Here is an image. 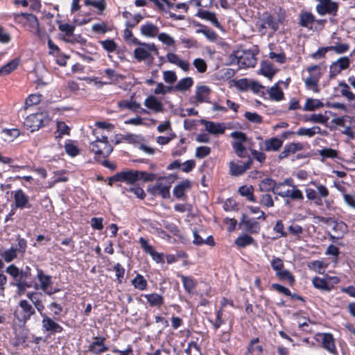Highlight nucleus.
<instances>
[{"label": "nucleus", "mask_w": 355, "mask_h": 355, "mask_svg": "<svg viewBox=\"0 0 355 355\" xmlns=\"http://www.w3.org/2000/svg\"><path fill=\"white\" fill-rule=\"evenodd\" d=\"M245 117L251 123H261L262 122V117L257 112H246Z\"/></svg>", "instance_id": "58"}, {"label": "nucleus", "mask_w": 355, "mask_h": 355, "mask_svg": "<svg viewBox=\"0 0 355 355\" xmlns=\"http://www.w3.org/2000/svg\"><path fill=\"white\" fill-rule=\"evenodd\" d=\"M315 21V16L309 12H302L299 15V24L302 27L311 28V24Z\"/></svg>", "instance_id": "22"}, {"label": "nucleus", "mask_w": 355, "mask_h": 355, "mask_svg": "<svg viewBox=\"0 0 355 355\" xmlns=\"http://www.w3.org/2000/svg\"><path fill=\"white\" fill-rule=\"evenodd\" d=\"M259 189L263 192L272 191L276 195L278 190L277 183L272 178H266L259 183Z\"/></svg>", "instance_id": "18"}, {"label": "nucleus", "mask_w": 355, "mask_h": 355, "mask_svg": "<svg viewBox=\"0 0 355 355\" xmlns=\"http://www.w3.org/2000/svg\"><path fill=\"white\" fill-rule=\"evenodd\" d=\"M269 95L271 99L277 101L282 100L284 97L282 90L277 85L273 86L270 88Z\"/></svg>", "instance_id": "49"}, {"label": "nucleus", "mask_w": 355, "mask_h": 355, "mask_svg": "<svg viewBox=\"0 0 355 355\" xmlns=\"http://www.w3.org/2000/svg\"><path fill=\"white\" fill-rule=\"evenodd\" d=\"M144 297L151 306H160L164 304V298L157 293L146 294Z\"/></svg>", "instance_id": "27"}, {"label": "nucleus", "mask_w": 355, "mask_h": 355, "mask_svg": "<svg viewBox=\"0 0 355 355\" xmlns=\"http://www.w3.org/2000/svg\"><path fill=\"white\" fill-rule=\"evenodd\" d=\"M137 171L128 169L116 173L111 177V180L125 182L128 184H132L138 180Z\"/></svg>", "instance_id": "5"}, {"label": "nucleus", "mask_w": 355, "mask_h": 355, "mask_svg": "<svg viewBox=\"0 0 355 355\" xmlns=\"http://www.w3.org/2000/svg\"><path fill=\"white\" fill-rule=\"evenodd\" d=\"M259 203L266 207H272L274 206L272 198L268 193H264L260 196Z\"/></svg>", "instance_id": "54"}, {"label": "nucleus", "mask_w": 355, "mask_h": 355, "mask_svg": "<svg viewBox=\"0 0 355 355\" xmlns=\"http://www.w3.org/2000/svg\"><path fill=\"white\" fill-rule=\"evenodd\" d=\"M193 84V80L192 78H184L177 83V85L175 86V89L180 92H184L191 87Z\"/></svg>", "instance_id": "35"}, {"label": "nucleus", "mask_w": 355, "mask_h": 355, "mask_svg": "<svg viewBox=\"0 0 355 355\" xmlns=\"http://www.w3.org/2000/svg\"><path fill=\"white\" fill-rule=\"evenodd\" d=\"M42 99V95L40 94H31L28 96L25 101V107L28 108L32 105H37L40 103Z\"/></svg>", "instance_id": "52"}, {"label": "nucleus", "mask_w": 355, "mask_h": 355, "mask_svg": "<svg viewBox=\"0 0 355 355\" xmlns=\"http://www.w3.org/2000/svg\"><path fill=\"white\" fill-rule=\"evenodd\" d=\"M303 119L306 122L309 121L322 124L327 123L328 121V118L322 114H313L311 116H305Z\"/></svg>", "instance_id": "41"}, {"label": "nucleus", "mask_w": 355, "mask_h": 355, "mask_svg": "<svg viewBox=\"0 0 355 355\" xmlns=\"http://www.w3.org/2000/svg\"><path fill=\"white\" fill-rule=\"evenodd\" d=\"M13 285L17 288L18 292L19 293H23L27 288L32 287V284L27 281L17 280L16 282L13 284Z\"/></svg>", "instance_id": "59"}, {"label": "nucleus", "mask_w": 355, "mask_h": 355, "mask_svg": "<svg viewBox=\"0 0 355 355\" xmlns=\"http://www.w3.org/2000/svg\"><path fill=\"white\" fill-rule=\"evenodd\" d=\"M118 107L120 109H128L133 112H136L140 108V104L136 101L123 100L118 102Z\"/></svg>", "instance_id": "38"}, {"label": "nucleus", "mask_w": 355, "mask_h": 355, "mask_svg": "<svg viewBox=\"0 0 355 355\" xmlns=\"http://www.w3.org/2000/svg\"><path fill=\"white\" fill-rule=\"evenodd\" d=\"M341 71L349 68L350 64V59L349 57L344 56L338 58L334 62Z\"/></svg>", "instance_id": "57"}, {"label": "nucleus", "mask_w": 355, "mask_h": 355, "mask_svg": "<svg viewBox=\"0 0 355 355\" xmlns=\"http://www.w3.org/2000/svg\"><path fill=\"white\" fill-rule=\"evenodd\" d=\"M19 61L17 60H12L10 61L0 69V74L6 75L10 73L17 67Z\"/></svg>", "instance_id": "47"}, {"label": "nucleus", "mask_w": 355, "mask_h": 355, "mask_svg": "<svg viewBox=\"0 0 355 355\" xmlns=\"http://www.w3.org/2000/svg\"><path fill=\"white\" fill-rule=\"evenodd\" d=\"M104 337L96 336L88 347V351L95 354H98L108 350V347L105 346Z\"/></svg>", "instance_id": "13"}, {"label": "nucleus", "mask_w": 355, "mask_h": 355, "mask_svg": "<svg viewBox=\"0 0 355 355\" xmlns=\"http://www.w3.org/2000/svg\"><path fill=\"white\" fill-rule=\"evenodd\" d=\"M279 28V21L270 14L266 13L259 21L258 25L259 31L262 34H265L268 28L275 32Z\"/></svg>", "instance_id": "6"}, {"label": "nucleus", "mask_w": 355, "mask_h": 355, "mask_svg": "<svg viewBox=\"0 0 355 355\" xmlns=\"http://www.w3.org/2000/svg\"><path fill=\"white\" fill-rule=\"evenodd\" d=\"M312 283L315 288L325 291H330L331 290V287L328 284L327 281L323 278L315 277L312 279Z\"/></svg>", "instance_id": "34"}, {"label": "nucleus", "mask_w": 355, "mask_h": 355, "mask_svg": "<svg viewBox=\"0 0 355 355\" xmlns=\"http://www.w3.org/2000/svg\"><path fill=\"white\" fill-rule=\"evenodd\" d=\"M311 184H313L315 187L317 189V194L318 193V197L320 198L321 199L323 198L324 199V202L327 205V207H329L331 203L329 200H327L326 198L329 196V190L327 188L326 186L322 184H320V183H317L315 182H311Z\"/></svg>", "instance_id": "29"}, {"label": "nucleus", "mask_w": 355, "mask_h": 355, "mask_svg": "<svg viewBox=\"0 0 355 355\" xmlns=\"http://www.w3.org/2000/svg\"><path fill=\"white\" fill-rule=\"evenodd\" d=\"M164 81L169 84H173L177 80V76L173 71H165L163 73Z\"/></svg>", "instance_id": "62"}, {"label": "nucleus", "mask_w": 355, "mask_h": 355, "mask_svg": "<svg viewBox=\"0 0 355 355\" xmlns=\"http://www.w3.org/2000/svg\"><path fill=\"white\" fill-rule=\"evenodd\" d=\"M1 257L3 259V260L7 262H11L15 259L17 258V250H15L13 247H11L10 249H8L1 253Z\"/></svg>", "instance_id": "48"}, {"label": "nucleus", "mask_w": 355, "mask_h": 355, "mask_svg": "<svg viewBox=\"0 0 355 355\" xmlns=\"http://www.w3.org/2000/svg\"><path fill=\"white\" fill-rule=\"evenodd\" d=\"M140 32L145 37H154L158 35L159 28L150 22H147L141 26Z\"/></svg>", "instance_id": "19"}, {"label": "nucleus", "mask_w": 355, "mask_h": 355, "mask_svg": "<svg viewBox=\"0 0 355 355\" xmlns=\"http://www.w3.org/2000/svg\"><path fill=\"white\" fill-rule=\"evenodd\" d=\"M232 147L238 157L241 158L249 157L245 147L241 142H233Z\"/></svg>", "instance_id": "50"}, {"label": "nucleus", "mask_w": 355, "mask_h": 355, "mask_svg": "<svg viewBox=\"0 0 355 355\" xmlns=\"http://www.w3.org/2000/svg\"><path fill=\"white\" fill-rule=\"evenodd\" d=\"M210 89L207 86H200L196 88V97L199 103L207 101Z\"/></svg>", "instance_id": "31"}, {"label": "nucleus", "mask_w": 355, "mask_h": 355, "mask_svg": "<svg viewBox=\"0 0 355 355\" xmlns=\"http://www.w3.org/2000/svg\"><path fill=\"white\" fill-rule=\"evenodd\" d=\"M240 225H243L244 230L250 233H258L260 230L259 223L254 218H248L245 214L242 215Z\"/></svg>", "instance_id": "12"}, {"label": "nucleus", "mask_w": 355, "mask_h": 355, "mask_svg": "<svg viewBox=\"0 0 355 355\" xmlns=\"http://www.w3.org/2000/svg\"><path fill=\"white\" fill-rule=\"evenodd\" d=\"M197 15L201 19L209 21L216 27H220V24L218 21L215 13L207 10H201L198 12Z\"/></svg>", "instance_id": "28"}, {"label": "nucleus", "mask_w": 355, "mask_h": 355, "mask_svg": "<svg viewBox=\"0 0 355 355\" xmlns=\"http://www.w3.org/2000/svg\"><path fill=\"white\" fill-rule=\"evenodd\" d=\"M254 189L252 186H242L239 189V193L242 196L247 198L249 201L255 202V198L253 196Z\"/></svg>", "instance_id": "40"}, {"label": "nucleus", "mask_w": 355, "mask_h": 355, "mask_svg": "<svg viewBox=\"0 0 355 355\" xmlns=\"http://www.w3.org/2000/svg\"><path fill=\"white\" fill-rule=\"evenodd\" d=\"M193 64L199 73H205L207 71V63L202 58H196L193 60Z\"/></svg>", "instance_id": "56"}, {"label": "nucleus", "mask_w": 355, "mask_h": 355, "mask_svg": "<svg viewBox=\"0 0 355 355\" xmlns=\"http://www.w3.org/2000/svg\"><path fill=\"white\" fill-rule=\"evenodd\" d=\"M305 193L308 200L314 201L315 204L317 205H322V200L318 197L315 189L311 188H306Z\"/></svg>", "instance_id": "46"}, {"label": "nucleus", "mask_w": 355, "mask_h": 355, "mask_svg": "<svg viewBox=\"0 0 355 355\" xmlns=\"http://www.w3.org/2000/svg\"><path fill=\"white\" fill-rule=\"evenodd\" d=\"M200 122L205 125L206 130L211 134L217 135L225 132V125L223 123H215L205 119H202Z\"/></svg>", "instance_id": "14"}, {"label": "nucleus", "mask_w": 355, "mask_h": 355, "mask_svg": "<svg viewBox=\"0 0 355 355\" xmlns=\"http://www.w3.org/2000/svg\"><path fill=\"white\" fill-rule=\"evenodd\" d=\"M138 180H142L144 182H151L155 178V175L151 173H147L145 171H137Z\"/></svg>", "instance_id": "61"}, {"label": "nucleus", "mask_w": 355, "mask_h": 355, "mask_svg": "<svg viewBox=\"0 0 355 355\" xmlns=\"http://www.w3.org/2000/svg\"><path fill=\"white\" fill-rule=\"evenodd\" d=\"M283 141L277 137H272L264 141L263 150L266 151H277L282 146Z\"/></svg>", "instance_id": "21"}, {"label": "nucleus", "mask_w": 355, "mask_h": 355, "mask_svg": "<svg viewBox=\"0 0 355 355\" xmlns=\"http://www.w3.org/2000/svg\"><path fill=\"white\" fill-rule=\"evenodd\" d=\"M259 341L258 338L252 339L248 345L247 354L252 355H261L263 352L262 346L257 345Z\"/></svg>", "instance_id": "33"}, {"label": "nucleus", "mask_w": 355, "mask_h": 355, "mask_svg": "<svg viewBox=\"0 0 355 355\" xmlns=\"http://www.w3.org/2000/svg\"><path fill=\"white\" fill-rule=\"evenodd\" d=\"M271 266L276 272H278L283 269L284 262L280 258L274 257L271 261Z\"/></svg>", "instance_id": "64"}, {"label": "nucleus", "mask_w": 355, "mask_h": 355, "mask_svg": "<svg viewBox=\"0 0 355 355\" xmlns=\"http://www.w3.org/2000/svg\"><path fill=\"white\" fill-rule=\"evenodd\" d=\"M340 87V94L343 97L345 98L349 101H355V94L351 91L350 87L344 81H340L338 83Z\"/></svg>", "instance_id": "24"}, {"label": "nucleus", "mask_w": 355, "mask_h": 355, "mask_svg": "<svg viewBox=\"0 0 355 355\" xmlns=\"http://www.w3.org/2000/svg\"><path fill=\"white\" fill-rule=\"evenodd\" d=\"M260 71L262 75L271 79L276 73V69L274 68L272 64L268 61H263L261 62Z\"/></svg>", "instance_id": "30"}, {"label": "nucleus", "mask_w": 355, "mask_h": 355, "mask_svg": "<svg viewBox=\"0 0 355 355\" xmlns=\"http://www.w3.org/2000/svg\"><path fill=\"white\" fill-rule=\"evenodd\" d=\"M276 195L279 196L282 198H290L293 200L302 201L304 199V196L300 189L296 186H293L291 189H287L286 191L277 190Z\"/></svg>", "instance_id": "11"}, {"label": "nucleus", "mask_w": 355, "mask_h": 355, "mask_svg": "<svg viewBox=\"0 0 355 355\" xmlns=\"http://www.w3.org/2000/svg\"><path fill=\"white\" fill-rule=\"evenodd\" d=\"M191 182L188 180H183L180 184L175 185L173 189V194L178 198H181L184 195L186 190L190 189Z\"/></svg>", "instance_id": "25"}, {"label": "nucleus", "mask_w": 355, "mask_h": 355, "mask_svg": "<svg viewBox=\"0 0 355 355\" xmlns=\"http://www.w3.org/2000/svg\"><path fill=\"white\" fill-rule=\"evenodd\" d=\"M321 76L322 72H318L315 74H310V76L305 80L306 86L309 88L317 87Z\"/></svg>", "instance_id": "43"}, {"label": "nucleus", "mask_w": 355, "mask_h": 355, "mask_svg": "<svg viewBox=\"0 0 355 355\" xmlns=\"http://www.w3.org/2000/svg\"><path fill=\"white\" fill-rule=\"evenodd\" d=\"M131 284L135 288L139 291L146 290L148 285L145 278L139 274H137L136 277L131 280Z\"/></svg>", "instance_id": "36"}, {"label": "nucleus", "mask_w": 355, "mask_h": 355, "mask_svg": "<svg viewBox=\"0 0 355 355\" xmlns=\"http://www.w3.org/2000/svg\"><path fill=\"white\" fill-rule=\"evenodd\" d=\"M103 48L107 52L112 53L114 52L117 47L116 44L113 40H105L100 42Z\"/></svg>", "instance_id": "53"}, {"label": "nucleus", "mask_w": 355, "mask_h": 355, "mask_svg": "<svg viewBox=\"0 0 355 355\" xmlns=\"http://www.w3.org/2000/svg\"><path fill=\"white\" fill-rule=\"evenodd\" d=\"M329 49L334 51L336 54H343L349 51V45L347 43H336L333 46H329Z\"/></svg>", "instance_id": "45"}, {"label": "nucleus", "mask_w": 355, "mask_h": 355, "mask_svg": "<svg viewBox=\"0 0 355 355\" xmlns=\"http://www.w3.org/2000/svg\"><path fill=\"white\" fill-rule=\"evenodd\" d=\"M42 328L46 331H53V332H62L63 328L54 320H53L51 318L46 316L45 314H42Z\"/></svg>", "instance_id": "15"}, {"label": "nucleus", "mask_w": 355, "mask_h": 355, "mask_svg": "<svg viewBox=\"0 0 355 355\" xmlns=\"http://www.w3.org/2000/svg\"><path fill=\"white\" fill-rule=\"evenodd\" d=\"M180 277L184 289L188 293L191 294L197 284L196 282L191 277H186L182 275Z\"/></svg>", "instance_id": "37"}, {"label": "nucleus", "mask_w": 355, "mask_h": 355, "mask_svg": "<svg viewBox=\"0 0 355 355\" xmlns=\"http://www.w3.org/2000/svg\"><path fill=\"white\" fill-rule=\"evenodd\" d=\"M150 52H154L157 55L159 54L158 49L153 43H144L134 50L133 55L137 61L141 62L151 58Z\"/></svg>", "instance_id": "3"}, {"label": "nucleus", "mask_w": 355, "mask_h": 355, "mask_svg": "<svg viewBox=\"0 0 355 355\" xmlns=\"http://www.w3.org/2000/svg\"><path fill=\"white\" fill-rule=\"evenodd\" d=\"M157 37L159 41L168 46L173 45L175 43L173 38L165 33L157 35Z\"/></svg>", "instance_id": "63"}, {"label": "nucleus", "mask_w": 355, "mask_h": 355, "mask_svg": "<svg viewBox=\"0 0 355 355\" xmlns=\"http://www.w3.org/2000/svg\"><path fill=\"white\" fill-rule=\"evenodd\" d=\"M13 198L15 208L24 209L31 207L28 196L21 189L14 191Z\"/></svg>", "instance_id": "9"}, {"label": "nucleus", "mask_w": 355, "mask_h": 355, "mask_svg": "<svg viewBox=\"0 0 355 355\" xmlns=\"http://www.w3.org/2000/svg\"><path fill=\"white\" fill-rule=\"evenodd\" d=\"M21 16H26L27 19L30 21L31 24V26L35 30V33L38 34L40 32V28H39V22L37 20V18L35 15L32 14H26V13H21Z\"/></svg>", "instance_id": "55"}, {"label": "nucleus", "mask_w": 355, "mask_h": 355, "mask_svg": "<svg viewBox=\"0 0 355 355\" xmlns=\"http://www.w3.org/2000/svg\"><path fill=\"white\" fill-rule=\"evenodd\" d=\"M44 116L42 113L28 115L24 121V127L31 132L38 130L42 125Z\"/></svg>", "instance_id": "7"}, {"label": "nucleus", "mask_w": 355, "mask_h": 355, "mask_svg": "<svg viewBox=\"0 0 355 355\" xmlns=\"http://www.w3.org/2000/svg\"><path fill=\"white\" fill-rule=\"evenodd\" d=\"M254 242V239L248 234H243L241 236H239L235 240V243L239 248H245L247 245L252 244Z\"/></svg>", "instance_id": "44"}, {"label": "nucleus", "mask_w": 355, "mask_h": 355, "mask_svg": "<svg viewBox=\"0 0 355 355\" xmlns=\"http://www.w3.org/2000/svg\"><path fill=\"white\" fill-rule=\"evenodd\" d=\"M296 134L298 136H306L309 137H312L316 134L325 135L327 134V131H322L319 126H313L310 128H300L296 132Z\"/></svg>", "instance_id": "20"}, {"label": "nucleus", "mask_w": 355, "mask_h": 355, "mask_svg": "<svg viewBox=\"0 0 355 355\" xmlns=\"http://www.w3.org/2000/svg\"><path fill=\"white\" fill-rule=\"evenodd\" d=\"M321 337L322 347L329 353L336 354L337 352L335 346V340L333 336L331 334H323L321 335Z\"/></svg>", "instance_id": "17"}, {"label": "nucleus", "mask_w": 355, "mask_h": 355, "mask_svg": "<svg viewBox=\"0 0 355 355\" xmlns=\"http://www.w3.org/2000/svg\"><path fill=\"white\" fill-rule=\"evenodd\" d=\"M315 6L317 13L320 16L329 15L336 16L338 11V3L333 0H316Z\"/></svg>", "instance_id": "2"}, {"label": "nucleus", "mask_w": 355, "mask_h": 355, "mask_svg": "<svg viewBox=\"0 0 355 355\" xmlns=\"http://www.w3.org/2000/svg\"><path fill=\"white\" fill-rule=\"evenodd\" d=\"M302 149L303 145L302 144L291 143L284 146V150L279 153L278 157L279 159L287 158L297 151L302 150Z\"/></svg>", "instance_id": "16"}, {"label": "nucleus", "mask_w": 355, "mask_h": 355, "mask_svg": "<svg viewBox=\"0 0 355 355\" xmlns=\"http://www.w3.org/2000/svg\"><path fill=\"white\" fill-rule=\"evenodd\" d=\"M276 275L281 280H287L291 285L293 284L295 282V277L288 270H282L276 272Z\"/></svg>", "instance_id": "51"}, {"label": "nucleus", "mask_w": 355, "mask_h": 355, "mask_svg": "<svg viewBox=\"0 0 355 355\" xmlns=\"http://www.w3.org/2000/svg\"><path fill=\"white\" fill-rule=\"evenodd\" d=\"M235 58L240 68L254 67L257 64L255 55L250 51H237Z\"/></svg>", "instance_id": "4"}, {"label": "nucleus", "mask_w": 355, "mask_h": 355, "mask_svg": "<svg viewBox=\"0 0 355 355\" xmlns=\"http://www.w3.org/2000/svg\"><path fill=\"white\" fill-rule=\"evenodd\" d=\"M19 306L22 309L24 315V320H29L31 316L35 314V309L31 306V304L26 300H22L19 302Z\"/></svg>", "instance_id": "32"}, {"label": "nucleus", "mask_w": 355, "mask_h": 355, "mask_svg": "<svg viewBox=\"0 0 355 355\" xmlns=\"http://www.w3.org/2000/svg\"><path fill=\"white\" fill-rule=\"evenodd\" d=\"M37 277L40 284V288L42 291H46L49 288V286L51 284V276L45 275L43 270L38 269Z\"/></svg>", "instance_id": "26"}, {"label": "nucleus", "mask_w": 355, "mask_h": 355, "mask_svg": "<svg viewBox=\"0 0 355 355\" xmlns=\"http://www.w3.org/2000/svg\"><path fill=\"white\" fill-rule=\"evenodd\" d=\"M164 182H166V178H160L153 187V191L155 194L160 195L163 198H168L170 197L171 185L166 184Z\"/></svg>", "instance_id": "10"}, {"label": "nucleus", "mask_w": 355, "mask_h": 355, "mask_svg": "<svg viewBox=\"0 0 355 355\" xmlns=\"http://www.w3.org/2000/svg\"><path fill=\"white\" fill-rule=\"evenodd\" d=\"M90 150L98 156L107 157L112 152L113 147L108 143L105 135L96 136L95 141L90 143Z\"/></svg>", "instance_id": "1"}, {"label": "nucleus", "mask_w": 355, "mask_h": 355, "mask_svg": "<svg viewBox=\"0 0 355 355\" xmlns=\"http://www.w3.org/2000/svg\"><path fill=\"white\" fill-rule=\"evenodd\" d=\"M211 153V148L208 146H200L196 150V157L200 159L208 156Z\"/></svg>", "instance_id": "60"}, {"label": "nucleus", "mask_w": 355, "mask_h": 355, "mask_svg": "<svg viewBox=\"0 0 355 355\" xmlns=\"http://www.w3.org/2000/svg\"><path fill=\"white\" fill-rule=\"evenodd\" d=\"M334 231L337 234L338 238H343L347 232V226L344 222L334 221Z\"/></svg>", "instance_id": "42"}, {"label": "nucleus", "mask_w": 355, "mask_h": 355, "mask_svg": "<svg viewBox=\"0 0 355 355\" xmlns=\"http://www.w3.org/2000/svg\"><path fill=\"white\" fill-rule=\"evenodd\" d=\"M324 104L318 99L308 98L304 106V110L313 111L317 108L323 107Z\"/></svg>", "instance_id": "39"}, {"label": "nucleus", "mask_w": 355, "mask_h": 355, "mask_svg": "<svg viewBox=\"0 0 355 355\" xmlns=\"http://www.w3.org/2000/svg\"><path fill=\"white\" fill-rule=\"evenodd\" d=\"M252 164V159L250 157H248V160L245 162L241 161H238L237 162L232 161L229 164L230 173L233 176L241 175L250 168Z\"/></svg>", "instance_id": "8"}, {"label": "nucleus", "mask_w": 355, "mask_h": 355, "mask_svg": "<svg viewBox=\"0 0 355 355\" xmlns=\"http://www.w3.org/2000/svg\"><path fill=\"white\" fill-rule=\"evenodd\" d=\"M144 105L146 107L153 110L155 112H160L163 110L162 103L156 97L150 96L146 98Z\"/></svg>", "instance_id": "23"}]
</instances>
